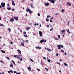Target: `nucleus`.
Masks as SVG:
<instances>
[{
    "instance_id": "10",
    "label": "nucleus",
    "mask_w": 74,
    "mask_h": 74,
    "mask_svg": "<svg viewBox=\"0 0 74 74\" xmlns=\"http://www.w3.org/2000/svg\"><path fill=\"white\" fill-rule=\"evenodd\" d=\"M14 58H18V55H15L14 56Z\"/></svg>"
},
{
    "instance_id": "64",
    "label": "nucleus",
    "mask_w": 74,
    "mask_h": 74,
    "mask_svg": "<svg viewBox=\"0 0 74 74\" xmlns=\"http://www.w3.org/2000/svg\"><path fill=\"white\" fill-rule=\"evenodd\" d=\"M16 74H20V73H17Z\"/></svg>"
},
{
    "instance_id": "3",
    "label": "nucleus",
    "mask_w": 74,
    "mask_h": 74,
    "mask_svg": "<svg viewBox=\"0 0 74 74\" xmlns=\"http://www.w3.org/2000/svg\"><path fill=\"white\" fill-rule=\"evenodd\" d=\"M12 5H15V4L14 3V2L13 0H12Z\"/></svg>"
},
{
    "instance_id": "15",
    "label": "nucleus",
    "mask_w": 74,
    "mask_h": 74,
    "mask_svg": "<svg viewBox=\"0 0 74 74\" xmlns=\"http://www.w3.org/2000/svg\"><path fill=\"white\" fill-rule=\"evenodd\" d=\"M63 64L64 65H65V66H68V64H66V63H64V64Z\"/></svg>"
},
{
    "instance_id": "18",
    "label": "nucleus",
    "mask_w": 74,
    "mask_h": 74,
    "mask_svg": "<svg viewBox=\"0 0 74 74\" xmlns=\"http://www.w3.org/2000/svg\"><path fill=\"white\" fill-rule=\"evenodd\" d=\"M67 32H68V33L69 34H70L71 33L70 32V31H69V29H68L67 30Z\"/></svg>"
},
{
    "instance_id": "54",
    "label": "nucleus",
    "mask_w": 74,
    "mask_h": 74,
    "mask_svg": "<svg viewBox=\"0 0 74 74\" xmlns=\"http://www.w3.org/2000/svg\"><path fill=\"white\" fill-rule=\"evenodd\" d=\"M14 73H16V71H14Z\"/></svg>"
},
{
    "instance_id": "62",
    "label": "nucleus",
    "mask_w": 74,
    "mask_h": 74,
    "mask_svg": "<svg viewBox=\"0 0 74 74\" xmlns=\"http://www.w3.org/2000/svg\"><path fill=\"white\" fill-rule=\"evenodd\" d=\"M18 58L19 59H20L21 58L19 57V56H18Z\"/></svg>"
},
{
    "instance_id": "11",
    "label": "nucleus",
    "mask_w": 74,
    "mask_h": 74,
    "mask_svg": "<svg viewBox=\"0 0 74 74\" xmlns=\"http://www.w3.org/2000/svg\"><path fill=\"white\" fill-rule=\"evenodd\" d=\"M30 9H28V8H27L26 10L27 12H29H29L30 11Z\"/></svg>"
},
{
    "instance_id": "7",
    "label": "nucleus",
    "mask_w": 74,
    "mask_h": 74,
    "mask_svg": "<svg viewBox=\"0 0 74 74\" xmlns=\"http://www.w3.org/2000/svg\"><path fill=\"white\" fill-rule=\"evenodd\" d=\"M21 44L22 46H23V47H24V46H25V45L24 44L23 42L22 43V42H21Z\"/></svg>"
},
{
    "instance_id": "39",
    "label": "nucleus",
    "mask_w": 74,
    "mask_h": 74,
    "mask_svg": "<svg viewBox=\"0 0 74 74\" xmlns=\"http://www.w3.org/2000/svg\"><path fill=\"white\" fill-rule=\"evenodd\" d=\"M57 63L58 64H59L60 66V63L58 62H57Z\"/></svg>"
},
{
    "instance_id": "26",
    "label": "nucleus",
    "mask_w": 74,
    "mask_h": 74,
    "mask_svg": "<svg viewBox=\"0 0 74 74\" xmlns=\"http://www.w3.org/2000/svg\"><path fill=\"white\" fill-rule=\"evenodd\" d=\"M58 37L59 38H60V36L58 35Z\"/></svg>"
},
{
    "instance_id": "17",
    "label": "nucleus",
    "mask_w": 74,
    "mask_h": 74,
    "mask_svg": "<svg viewBox=\"0 0 74 74\" xmlns=\"http://www.w3.org/2000/svg\"><path fill=\"white\" fill-rule=\"evenodd\" d=\"M12 63H13V64H14L15 65H16V64H15V61H12Z\"/></svg>"
},
{
    "instance_id": "52",
    "label": "nucleus",
    "mask_w": 74,
    "mask_h": 74,
    "mask_svg": "<svg viewBox=\"0 0 74 74\" xmlns=\"http://www.w3.org/2000/svg\"><path fill=\"white\" fill-rule=\"evenodd\" d=\"M49 25H47V27H48V28L49 27Z\"/></svg>"
},
{
    "instance_id": "55",
    "label": "nucleus",
    "mask_w": 74,
    "mask_h": 74,
    "mask_svg": "<svg viewBox=\"0 0 74 74\" xmlns=\"http://www.w3.org/2000/svg\"><path fill=\"white\" fill-rule=\"evenodd\" d=\"M61 51L62 52H64V51H63V50H62Z\"/></svg>"
},
{
    "instance_id": "46",
    "label": "nucleus",
    "mask_w": 74,
    "mask_h": 74,
    "mask_svg": "<svg viewBox=\"0 0 74 74\" xmlns=\"http://www.w3.org/2000/svg\"><path fill=\"white\" fill-rule=\"evenodd\" d=\"M61 48H63L64 47L63 45H61Z\"/></svg>"
},
{
    "instance_id": "13",
    "label": "nucleus",
    "mask_w": 74,
    "mask_h": 74,
    "mask_svg": "<svg viewBox=\"0 0 74 74\" xmlns=\"http://www.w3.org/2000/svg\"><path fill=\"white\" fill-rule=\"evenodd\" d=\"M17 51L18 52V53L20 54H21V51H20V50H19V49H18L17 50Z\"/></svg>"
},
{
    "instance_id": "27",
    "label": "nucleus",
    "mask_w": 74,
    "mask_h": 74,
    "mask_svg": "<svg viewBox=\"0 0 74 74\" xmlns=\"http://www.w3.org/2000/svg\"><path fill=\"white\" fill-rule=\"evenodd\" d=\"M30 60H31V61L32 62H33L34 61H33V59H31V58H30Z\"/></svg>"
},
{
    "instance_id": "44",
    "label": "nucleus",
    "mask_w": 74,
    "mask_h": 74,
    "mask_svg": "<svg viewBox=\"0 0 74 74\" xmlns=\"http://www.w3.org/2000/svg\"><path fill=\"white\" fill-rule=\"evenodd\" d=\"M0 26H4V25L3 24H0Z\"/></svg>"
},
{
    "instance_id": "24",
    "label": "nucleus",
    "mask_w": 74,
    "mask_h": 74,
    "mask_svg": "<svg viewBox=\"0 0 74 74\" xmlns=\"http://www.w3.org/2000/svg\"><path fill=\"white\" fill-rule=\"evenodd\" d=\"M31 6L32 8H34V7L33 6V4H31Z\"/></svg>"
},
{
    "instance_id": "56",
    "label": "nucleus",
    "mask_w": 74,
    "mask_h": 74,
    "mask_svg": "<svg viewBox=\"0 0 74 74\" xmlns=\"http://www.w3.org/2000/svg\"><path fill=\"white\" fill-rule=\"evenodd\" d=\"M50 22H52V20H50Z\"/></svg>"
},
{
    "instance_id": "53",
    "label": "nucleus",
    "mask_w": 74,
    "mask_h": 74,
    "mask_svg": "<svg viewBox=\"0 0 74 74\" xmlns=\"http://www.w3.org/2000/svg\"><path fill=\"white\" fill-rule=\"evenodd\" d=\"M20 61H22V58H21L20 59Z\"/></svg>"
},
{
    "instance_id": "14",
    "label": "nucleus",
    "mask_w": 74,
    "mask_h": 74,
    "mask_svg": "<svg viewBox=\"0 0 74 74\" xmlns=\"http://www.w3.org/2000/svg\"><path fill=\"white\" fill-rule=\"evenodd\" d=\"M1 51L2 52V53H5V51H4L3 50H1Z\"/></svg>"
},
{
    "instance_id": "9",
    "label": "nucleus",
    "mask_w": 74,
    "mask_h": 74,
    "mask_svg": "<svg viewBox=\"0 0 74 74\" xmlns=\"http://www.w3.org/2000/svg\"><path fill=\"white\" fill-rule=\"evenodd\" d=\"M49 5V4L48 3H45V6H48Z\"/></svg>"
},
{
    "instance_id": "49",
    "label": "nucleus",
    "mask_w": 74,
    "mask_h": 74,
    "mask_svg": "<svg viewBox=\"0 0 74 74\" xmlns=\"http://www.w3.org/2000/svg\"><path fill=\"white\" fill-rule=\"evenodd\" d=\"M25 41H26V42L28 43V40H25Z\"/></svg>"
},
{
    "instance_id": "32",
    "label": "nucleus",
    "mask_w": 74,
    "mask_h": 74,
    "mask_svg": "<svg viewBox=\"0 0 74 74\" xmlns=\"http://www.w3.org/2000/svg\"><path fill=\"white\" fill-rule=\"evenodd\" d=\"M45 69L47 71H48V69L47 68H45Z\"/></svg>"
},
{
    "instance_id": "22",
    "label": "nucleus",
    "mask_w": 74,
    "mask_h": 74,
    "mask_svg": "<svg viewBox=\"0 0 74 74\" xmlns=\"http://www.w3.org/2000/svg\"><path fill=\"white\" fill-rule=\"evenodd\" d=\"M29 13H30V14H32V13H33V11H31V10H29Z\"/></svg>"
},
{
    "instance_id": "1",
    "label": "nucleus",
    "mask_w": 74,
    "mask_h": 74,
    "mask_svg": "<svg viewBox=\"0 0 74 74\" xmlns=\"http://www.w3.org/2000/svg\"><path fill=\"white\" fill-rule=\"evenodd\" d=\"M1 6L0 5V8L1 7H4L5 5V3L2 2L1 3Z\"/></svg>"
},
{
    "instance_id": "47",
    "label": "nucleus",
    "mask_w": 74,
    "mask_h": 74,
    "mask_svg": "<svg viewBox=\"0 0 74 74\" xmlns=\"http://www.w3.org/2000/svg\"><path fill=\"white\" fill-rule=\"evenodd\" d=\"M35 25H37L38 26V24H35Z\"/></svg>"
},
{
    "instance_id": "37",
    "label": "nucleus",
    "mask_w": 74,
    "mask_h": 74,
    "mask_svg": "<svg viewBox=\"0 0 74 74\" xmlns=\"http://www.w3.org/2000/svg\"><path fill=\"white\" fill-rule=\"evenodd\" d=\"M10 73H13V71H12L10 70Z\"/></svg>"
},
{
    "instance_id": "20",
    "label": "nucleus",
    "mask_w": 74,
    "mask_h": 74,
    "mask_svg": "<svg viewBox=\"0 0 74 74\" xmlns=\"http://www.w3.org/2000/svg\"><path fill=\"white\" fill-rule=\"evenodd\" d=\"M14 21V19H10V21H11V22H13V21Z\"/></svg>"
},
{
    "instance_id": "60",
    "label": "nucleus",
    "mask_w": 74,
    "mask_h": 74,
    "mask_svg": "<svg viewBox=\"0 0 74 74\" xmlns=\"http://www.w3.org/2000/svg\"><path fill=\"white\" fill-rule=\"evenodd\" d=\"M13 44V43H12V42H10V44Z\"/></svg>"
},
{
    "instance_id": "45",
    "label": "nucleus",
    "mask_w": 74,
    "mask_h": 74,
    "mask_svg": "<svg viewBox=\"0 0 74 74\" xmlns=\"http://www.w3.org/2000/svg\"><path fill=\"white\" fill-rule=\"evenodd\" d=\"M53 30V28H52V29H50V31H52V30Z\"/></svg>"
},
{
    "instance_id": "51",
    "label": "nucleus",
    "mask_w": 74,
    "mask_h": 74,
    "mask_svg": "<svg viewBox=\"0 0 74 74\" xmlns=\"http://www.w3.org/2000/svg\"><path fill=\"white\" fill-rule=\"evenodd\" d=\"M38 16H40V14L38 13Z\"/></svg>"
},
{
    "instance_id": "63",
    "label": "nucleus",
    "mask_w": 74,
    "mask_h": 74,
    "mask_svg": "<svg viewBox=\"0 0 74 74\" xmlns=\"http://www.w3.org/2000/svg\"><path fill=\"white\" fill-rule=\"evenodd\" d=\"M12 11H14L15 10V9H12Z\"/></svg>"
},
{
    "instance_id": "28",
    "label": "nucleus",
    "mask_w": 74,
    "mask_h": 74,
    "mask_svg": "<svg viewBox=\"0 0 74 74\" xmlns=\"http://www.w3.org/2000/svg\"><path fill=\"white\" fill-rule=\"evenodd\" d=\"M63 12H64V9H62L61 10V12H62V13H63Z\"/></svg>"
},
{
    "instance_id": "35",
    "label": "nucleus",
    "mask_w": 74,
    "mask_h": 74,
    "mask_svg": "<svg viewBox=\"0 0 74 74\" xmlns=\"http://www.w3.org/2000/svg\"><path fill=\"white\" fill-rule=\"evenodd\" d=\"M0 62H1V63H4V62L2 61H0Z\"/></svg>"
},
{
    "instance_id": "12",
    "label": "nucleus",
    "mask_w": 74,
    "mask_h": 74,
    "mask_svg": "<svg viewBox=\"0 0 74 74\" xmlns=\"http://www.w3.org/2000/svg\"><path fill=\"white\" fill-rule=\"evenodd\" d=\"M67 5H69V6H71V4L69 2L67 3Z\"/></svg>"
},
{
    "instance_id": "23",
    "label": "nucleus",
    "mask_w": 74,
    "mask_h": 74,
    "mask_svg": "<svg viewBox=\"0 0 74 74\" xmlns=\"http://www.w3.org/2000/svg\"><path fill=\"white\" fill-rule=\"evenodd\" d=\"M7 9L8 10H11V8H10V7H7Z\"/></svg>"
},
{
    "instance_id": "21",
    "label": "nucleus",
    "mask_w": 74,
    "mask_h": 74,
    "mask_svg": "<svg viewBox=\"0 0 74 74\" xmlns=\"http://www.w3.org/2000/svg\"><path fill=\"white\" fill-rule=\"evenodd\" d=\"M47 61L48 62H49V63H50V62H51V60L48 59L47 60Z\"/></svg>"
},
{
    "instance_id": "48",
    "label": "nucleus",
    "mask_w": 74,
    "mask_h": 74,
    "mask_svg": "<svg viewBox=\"0 0 74 74\" xmlns=\"http://www.w3.org/2000/svg\"><path fill=\"white\" fill-rule=\"evenodd\" d=\"M64 55H67V52H65V53H64Z\"/></svg>"
},
{
    "instance_id": "33",
    "label": "nucleus",
    "mask_w": 74,
    "mask_h": 74,
    "mask_svg": "<svg viewBox=\"0 0 74 74\" xmlns=\"http://www.w3.org/2000/svg\"><path fill=\"white\" fill-rule=\"evenodd\" d=\"M8 30L9 32H11V29L10 28H9L8 29Z\"/></svg>"
},
{
    "instance_id": "42",
    "label": "nucleus",
    "mask_w": 74,
    "mask_h": 74,
    "mask_svg": "<svg viewBox=\"0 0 74 74\" xmlns=\"http://www.w3.org/2000/svg\"><path fill=\"white\" fill-rule=\"evenodd\" d=\"M55 40H59V39L58 38H55Z\"/></svg>"
},
{
    "instance_id": "61",
    "label": "nucleus",
    "mask_w": 74,
    "mask_h": 74,
    "mask_svg": "<svg viewBox=\"0 0 74 74\" xmlns=\"http://www.w3.org/2000/svg\"><path fill=\"white\" fill-rule=\"evenodd\" d=\"M43 58L45 59H46V58H45V57H43Z\"/></svg>"
},
{
    "instance_id": "34",
    "label": "nucleus",
    "mask_w": 74,
    "mask_h": 74,
    "mask_svg": "<svg viewBox=\"0 0 74 74\" xmlns=\"http://www.w3.org/2000/svg\"><path fill=\"white\" fill-rule=\"evenodd\" d=\"M24 34H26V31H25L23 32Z\"/></svg>"
},
{
    "instance_id": "43",
    "label": "nucleus",
    "mask_w": 74,
    "mask_h": 74,
    "mask_svg": "<svg viewBox=\"0 0 74 74\" xmlns=\"http://www.w3.org/2000/svg\"><path fill=\"white\" fill-rule=\"evenodd\" d=\"M8 73H9V74H11V72H10V71H8Z\"/></svg>"
},
{
    "instance_id": "38",
    "label": "nucleus",
    "mask_w": 74,
    "mask_h": 74,
    "mask_svg": "<svg viewBox=\"0 0 74 74\" xmlns=\"http://www.w3.org/2000/svg\"><path fill=\"white\" fill-rule=\"evenodd\" d=\"M58 49H61V47L59 46H58Z\"/></svg>"
},
{
    "instance_id": "41",
    "label": "nucleus",
    "mask_w": 74,
    "mask_h": 74,
    "mask_svg": "<svg viewBox=\"0 0 74 74\" xmlns=\"http://www.w3.org/2000/svg\"><path fill=\"white\" fill-rule=\"evenodd\" d=\"M46 21L47 22H49V20L48 19H46Z\"/></svg>"
},
{
    "instance_id": "6",
    "label": "nucleus",
    "mask_w": 74,
    "mask_h": 74,
    "mask_svg": "<svg viewBox=\"0 0 74 74\" xmlns=\"http://www.w3.org/2000/svg\"><path fill=\"white\" fill-rule=\"evenodd\" d=\"M64 32H65V30H63L62 31V34H65Z\"/></svg>"
},
{
    "instance_id": "59",
    "label": "nucleus",
    "mask_w": 74,
    "mask_h": 74,
    "mask_svg": "<svg viewBox=\"0 0 74 74\" xmlns=\"http://www.w3.org/2000/svg\"><path fill=\"white\" fill-rule=\"evenodd\" d=\"M68 25H69V23L70 22H69V21H68Z\"/></svg>"
},
{
    "instance_id": "29",
    "label": "nucleus",
    "mask_w": 74,
    "mask_h": 74,
    "mask_svg": "<svg viewBox=\"0 0 74 74\" xmlns=\"http://www.w3.org/2000/svg\"><path fill=\"white\" fill-rule=\"evenodd\" d=\"M47 18H49V17H51V16H49V15H48L47 16Z\"/></svg>"
},
{
    "instance_id": "58",
    "label": "nucleus",
    "mask_w": 74,
    "mask_h": 74,
    "mask_svg": "<svg viewBox=\"0 0 74 74\" xmlns=\"http://www.w3.org/2000/svg\"><path fill=\"white\" fill-rule=\"evenodd\" d=\"M38 47H35L36 48V49H38Z\"/></svg>"
},
{
    "instance_id": "50",
    "label": "nucleus",
    "mask_w": 74,
    "mask_h": 74,
    "mask_svg": "<svg viewBox=\"0 0 74 74\" xmlns=\"http://www.w3.org/2000/svg\"><path fill=\"white\" fill-rule=\"evenodd\" d=\"M58 55H59V54L58 53H57L56 54V56H58Z\"/></svg>"
},
{
    "instance_id": "31",
    "label": "nucleus",
    "mask_w": 74,
    "mask_h": 74,
    "mask_svg": "<svg viewBox=\"0 0 74 74\" xmlns=\"http://www.w3.org/2000/svg\"><path fill=\"white\" fill-rule=\"evenodd\" d=\"M18 18H19V17H15L14 18V19H18Z\"/></svg>"
},
{
    "instance_id": "36",
    "label": "nucleus",
    "mask_w": 74,
    "mask_h": 74,
    "mask_svg": "<svg viewBox=\"0 0 74 74\" xmlns=\"http://www.w3.org/2000/svg\"><path fill=\"white\" fill-rule=\"evenodd\" d=\"M61 45H57V47H61Z\"/></svg>"
},
{
    "instance_id": "5",
    "label": "nucleus",
    "mask_w": 74,
    "mask_h": 74,
    "mask_svg": "<svg viewBox=\"0 0 74 74\" xmlns=\"http://www.w3.org/2000/svg\"><path fill=\"white\" fill-rule=\"evenodd\" d=\"M49 1H50L52 3H55V1L53 0H48Z\"/></svg>"
},
{
    "instance_id": "2",
    "label": "nucleus",
    "mask_w": 74,
    "mask_h": 74,
    "mask_svg": "<svg viewBox=\"0 0 74 74\" xmlns=\"http://www.w3.org/2000/svg\"><path fill=\"white\" fill-rule=\"evenodd\" d=\"M40 43H42V42H46V40H44V39H42L40 41Z\"/></svg>"
},
{
    "instance_id": "19",
    "label": "nucleus",
    "mask_w": 74,
    "mask_h": 74,
    "mask_svg": "<svg viewBox=\"0 0 74 74\" xmlns=\"http://www.w3.org/2000/svg\"><path fill=\"white\" fill-rule=\"evenodd\" d=\"M30 29V27H27V30H29V29Z\"/></svg>"
},
{
    "instance_id": "16",
    "label": "nucleus",
    "mask_w": 74,
    "mask_h": 74,
    "mask_svg": "<svg viewBox=\"0 0 74 74\" xmlns=\"http://www.w3.org/2000/svg\"><path fill=\"white\" fill-rule=\"evenodd\" d=\"M28 69L29 70V71H31V68L30 67H29L28 68Z\"/></svg>"
},
{
    "instance_id": "30",
    "label": "nucleus",
    "mask_w": 74,
    "mask_h": 74,
    "mask_svg": "<svg viewBox=\"0 0 74 74\" xmlns=\"http://www.w3.org/2000/svg\"><path fill=\"white\" fill-rule=\"evenodd\" d=\"M10 67H13V65H12V64H11L10 65Z\"/></svg>"
},
{
    "instance_id": "8",
    "label": "nucleus",
    "mask_w": 74,
    "mask_h": 74,
    "mask_svg": "<svg viewBox=\"0 0 74 74\" xmlns=\"http://www.w3.org/2000/svg\"><path fill=\"white\" fill-rule=\"evenodd\" d=\"M47 49L48 51L49 52H51V49L49 48H47Z\"/></svg>"
},
{
    "instance_id": "40",
    "label": "nucleus",
    "mask_w": 74,
    "mask_h": 74,
    "mask_svg": "<svg viewBox=\"0 0 74 74\" xmlns=\"http://www.w3.org/2000/svg\"><path fill=\"white\" fill-rule=\"evenodd\" d=\"M7 59H8V60H10V58H9L8 57H7L6 58Z\"/></svg>"
},
{
    "instance_id": "25",
    "label": "nucleus",
    "mask_w": 74,
    "mask_h": 74,
    "mask_svg": "<svg viewBox=\"0 0 74 74\" xmlns=\"http://www.w3.org/2000/svg\"><path fill=\"white\" fill-rule=\"evenodd\" d=\"M23 36L24 37H28V36L26 35H24Z\"/></svg>"
},
{
    "instance_id": "57",
    "label": "nucleus",
    "mask_w": 74,
    "mask_h": 74,
    "mask_svg": "<svg viewBox=\"0 0 74 74\" xmlns=\"http://www.w3.org/2000/svg\"><path fill=\"white\" fill-rule=\"evenodd\" d=\"M38 48H39V49H41V47H38Z\"/></svg>"
},
{
    "instance_id": "4",
    "label": "nucleus",
    "mask_w": 74,
    "mask_h": 74,
    "mask_svg": "<svg viewBox=\"0 0 74 74\" xmlns=\"http://www.w3.org/2000/svg\"><path fill=\"white\" fill-rule=\"evenodd\" d=\"M39 35L41 37L42 36V32L41 31H39Z\"/></svg>"
}]
</instances>
